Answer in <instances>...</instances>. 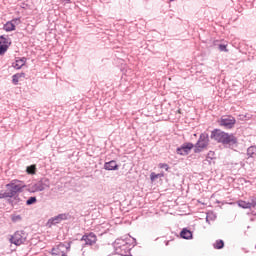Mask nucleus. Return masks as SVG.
<instances>
[{
  "label": "nucleus",
  "instance_id": "b1692460",
  "mask_svg": "<svg viewBox=\"0 0 256 256\" xmlns=\"http://www.w3.org/2000/svg\"><path fill=\"white\" fill-rule=\"evenodd\" d=\"M35 203H37V197H35V196L30 197V198L26 201V205H35Z\"/></svg>",
  "mask_w": 256,
  "mask_h": 256
},
{
  "label": "nucleus",
  "instance_id": "f03ea898",
  "mask_svg": "<svg viewBox=\"0 0 256 256\" xmlns=\"http://www.w3.org/2000/svg\"><path fill=\"white\" fill-rule=\"evenodd\" d=\"M211 139H214L218 143H223V145H235L237 143V138L233 134H228L221 130L212 131Z\"/></svg>",
  "mask_w": 256,
  "mask_h": 256
},
{
  "label": "nucleus",
  "instance_id": "f257e3e1",
  "mask_svg": "<svg viewBox=\"0 0 256 256\" xmlns=\"http://www.w3.org/2000/svg\"><path fill=\"white\" fill-rule=\"evenodd\" d=\"M25 189V183L19 180H13L10 184L6 185V190L0 191V199H9L15 197L17 193H21Z\"/></svg>",
  "mask_w": 256,
  "mask_h": 256
},
{
  "label": "nucleus",
  "instance_id": "7ed1b4c3",
  "mask_svg": "<svg viewBox=\"0 0 256 256\" xmlns=\"http://www.w3.org/2000/svg\"><path fill=\"white\" fill-rule=\"evenodd\" d=\"M49 186H50L49 179L43 178L40 181L32 182L28 186V191L30 193H37L39 191H45V189L49 188Z\"/></svg>",
  "mask_w": 256,
  "mask_h": 256
},
{
  "label": "nucleus",
  "instance_id": "aec40b11",
  "mask_svg": "<svg viewBox=\"0 0 256 256\" xmlns=\"http://www.w3.org/2000/svg\"><path fill=\"white\" fill-rule=\"evenodd\" d=\"M217 219V215L213 212H208L206 215V222L211 223V221H215Z\"/></svg>",
  "mask_w": 256,
  "mask_h": 256
},
{
  "label": "nucleus",
  "instance_id": "2eb2a0df",
  "mask_svg": "<svg viewBox=\"0 0 256 256\" xmlns=\"http://www.w3.org/2000/svg\"><path fill=\"white\" fill-rule=\"evenodd\" d=\"M25 63H27V59L20 58V59H17L15 61V63H13V67H14V69H21V67H23V65H25Z\"/></svg>",
  "mask_w": 256,
  "mask_h": 256
},
{
  "label": "nucleus",
  "instance_id": "423d86ee",
  "mask_svg": "<svg viewBox=\"0 0 256 256\" xmlns=\"http://www.w3.org/2000/svg\"><path fill=\"white\" fill-rule=\"evenodd\" d=\"M17 25H21L20 18H15V19H12L11 21L6 22V24H4L3 26V29L7 33H11V31H15Z\"/></svg>",
  "mask_w": 256,
  "mask_h": 256
},
{
  "label": "nucleus",
  "instance_id": "0eeeda50",
  "mask_svg": "<svg viewBox=\"0 0 256 256\" xmlns=\"http://www.w3.org/2000/svg\"><path fill=\"white\" fill-rule=\"evenodd\" d=\"M10 242L14 245H23L25 243V234L22 232H16L11 238Z\"/></svg>",
  "mask_w": 256,
  "mask_h": 256
},
{
  "label": "nucleus",
  "instance_id": "c85d7f7f",
  "mask_svg": "<svg viewBox=\"0 0 256 256\" xmlns=\"http://www.w3.org/2000/svg\"><path fill=\"white\" fill-rule=\"evenodd\" d=\"M178 113H181V110H178Z\"/></svg>",
  "mask_w": 256,
  "mask_h": 256
},
{
  "label": "nucleus",
  "instance_id": "a211bd4d",
  "mask_svg": "<svg viewBox=\"0 0 256 256\" xmlns=\"http://www.w3.org/2000/svg\"><path fill=\"white\" fill-rule=\"evenodd\" d=\"M247 155H248V157H252L253 159H255V157H256V146H250L247 149Z\"/></svg>",
  "mask_w": 256,
  "mask_h": 256
},
{
  "label": "nucleus",
  "instance_id": "dca6fc26",
  "mask_svg": "<svg viewBox=\"0 0 256 256\" xmlns=\"http://www.w3.org/2000/svg\"><path fill=\"white\" fill-rule=\"evenodd\" d=\"M214 45L218 46L219 51L223 53H229V49H227V43H219V41H216Z\"/></svg>",
  "mask_w": 256,
  "mask_h": 256
},
{
  "label": "nucleus",
  "instance_id": "f3484780",
  "mask_svg": "<svg viewBox=\"0 0 256 256\" xmlns=\"http://www.w3.org/2000/svg\"><path fill=\"white\" fill-rule=\"evenodd\" d=\"M0 45H4L6 48L9 49V45H11V40L9 37L0 36Z\"/></svg>",
  "mask_w": 256,
  "mask_h": 256
},
{
  "label": "nucleus",
  "instance_id": "9d476101",
  "mask_svg": "<svg viewBox=\"0 0 256 256\" xmlns=\"http://www.w3.org/2000/svg\"><path fill=\"white\" fill-rule=\"evenodd\" d=\"M67 219V215L65 214H59L58 216L52 217L48 220L49 227H52V225H57L61 223V221H65Z\"/></svg>",
  "mask_w": 256,
  "mask_h": 256
},
{
  "label": "nucleus",
  "instance_id": "1a4fd4ad",
  "mask_svg": "<svg viewBox=\"0 0 256 256\" xmlns=\"http://www.w3.org/2000/svg\"><path fill=\"white\" fill-rule=\"evenodd\" d=\"M69 251V246L65 244H59L57 247L52 249V255L65 256Z\"/></svg>",
  "mask_w": 256,
  "mask_h": 256
},
{
  "label": "nucleus",
  "instance_id": "a878e982",
  "mask_svg": "<svg viewBox=\"0 0 256 256\" xmlns=\"http://www.w3.org/2000/svg\"><path fill=\"white\" fill-rule=\"evenodd\" d=\"M160 169H165L166 171H169V165L167 164H159Z\"/></svg>",
  "mask_w": 256,
  "mask_h": 256
},
{
  "label": "nucleus",
  "instance_id": "bb28decb",
  "mask_svg": "<svg viewBox=\"0 0 256 256\" xmlns=\"http://www.w3.org/2000/svg\"><path fill=\"white\" fill-rule=\"evenodd\" d=\"M250 201L252 202V207H256V197H252Z\"/></svg>",
  "mask_w": 256,
  "mask_h": 256
},
{
  "label": "nucleus",
  "instance_id": "6e6552de",
  "mask_svg": "<svg viewBox=\"0 0 256 256\" xmlns=\"http://www.w3.org/2000/svg\"><path fill=\"white\" fill-rule=\"evenodd\" d=\"M191 149H193V143H184L181 147L177 148L176 153L183 156L189 155Z\"/></svg>",
  "mask_w": 256,
  "mask_h": 256
},
{
  "label": "nucleus",
  "instance_id": "4be33fe9",
  "mask_svg": "<svg viewBox=\"0 0 256 256\" xmlns=\"http://www.w3.org/2000/svg\"><path fill=\"white\" fill-rule=\"evenodd\" d=\"M161 177H164L163 173L155 174V172H152L150 174L151 181H155L156 179H161Z\"/></svg>",
  "mask_w": 256,
  "mask_h": 256
},
{
  "label": "nucleus",
  "instance_id": "4468645a",
  "mask_svg": "<svg viewBox=\"0 0 256 256\" xmlns=\"http://www.w3.org/2000/svg\"><path fill=\"white\" fill-rule=\"evenodd\" d=\"M180 237H182V239H193V233L187 228H184L180 233Z\"/></svg>",
  "mask_w": 256,
  "mask_h": 256
},
{
  "label": "nucleus",
  "instance_id": "393cba45",
  "mask_svg": "<svg viewBox=\"0 0 256 256\" xmlns=\"http://www.w3.org/2000/svg\"><path fill=\"white\" fill-rule=\"evenodd\" d=\"M7 49L3 44H0V55H3L7 52Z\"/></svg>",
  "mask_w": 256,
  "mask_h": 256
},
{
  "label": "nucleus",
  "instance_id": "cd10ccee",
  "mask_svg": "<svg viewBox=\"0 0 256 256\" xmlns=\"http://www.w3.org/2000/svg\"><path fill=\"white\" fill-rule=\"evenodd\" d=\"M63 3H71V0H61Z\"/></svg>",
  "mask_w": 256,
  "mask_h": 256
},
{
  "label": "nucleus",
  "instance_id": "f8f14e48",
  "mask_svg": "<svg viewBox=\"0 0 256 256\" xmlns=\"http://www.w3.org/2000/svg\"><path fill=\"white\" fill-rule=\"evenodd\" d=\"M104 169L106 171H117V169H119V165H117V162L115 160H112L104 164Z\"/></svg>",
  "mask_w": 256,
  "mask_h": 256
},
{
  "label": "nucleus",
  "instance_id": "20e7f679",
  "mask_svg": "<svg viewBox=\"0 0 256 256\" xmlns=\"http://www.w3.org/2000/svg\"><path fill=\"white\" fill-rule=\"evenodd\" d=\"M209 145V134L202 133L199 137L198 142L196 143L195 153L201 152L202 149H205Z\"/></svg>",
  "mask_w": 256,
  "mask_h": 256
},
{
  "label": "nucleus",
  "instance_id": "5701e85b",
  "mask_svg": "<svg viewBox=\"0 0 256 256\" xmlns=\"http://www.w3.org/2000/svg\"><path fill=\"white\" fill-rule=\"evenodd\" d=\"M223 247H225V243L223 242V240H217L214 243V249H223Z\"/></svg>",
  "mask_w": 256,
  "mask_h": 256
},
{
  "label": "nucleus",
  "instance_id": "c756f323",
  "mask_svg": "<svg viewBox=\"0 0 256 256\" xmlns=\"http://www.w3.org/2000/svg\"><path fill=\"white\" fill-rule=\"evenodd\" d=\"M171 1H175V0H171Z\"/></svg>",
  "mask_w": 256,
  "mask_h": 256
},
{
  "label": "nucleus",
  "instance_id": "ddd939ff",
  "mask_svg": "<svg viewBox=\"0 0 256 256\" xmlns=\"http://www.w3.org/2000/svg\"><path fill=\"white\" fill-rule=\"evenodd\" d=\"M238 206H240L242 209H252L253 207V202H247L245 200H239L238 202Z\"/></svg>",
  "mask_w": 256,
  "mask_h": 256
},
{
  "label": "nucleus",
  "instance_id": "39448f33",
  "mask_svg": "<svg viewBox=\"0 0 256 256\" xmlns=\"http://www.w3.org/2000/svg\"><path fill=\"white\" fill-rule=\"evenodd\" d=\"M236 122L237 121L233 116H223L220 119V125L221 127H225V129H233V127H235Z\"/></svg>",
  "mask_w": 256,
  "mask_h": 256
},
{
  "label": "nucleus",
  "instance_id": "6ab92c4d",
  "mask_svg": "<svg viewBox=\"0 0 256 256\" xmlns=\"http://www.w3.org/2000/svg\"><path fill=\"white\" fill-rule=\"evenodd\" d=\"M22 77H25V73L14 74L12 76V81H13L14 85H17L19 83V79H21Z\"/></svg>",
  "mask_w": 256,
  "mask_h": 256
},
{
  "label": "nucleus",
  "instance_id": "9b49d317",
  "mask_svg": "<svg viewBox=\"0 0 256 256\" xmlns=\"http://www.w3.org/2000/svg\"><path fill=\"white\" fill-rule=\"evenodd\" d=\"M82 241H85L86 245H94L97 243V236L94 233H90L88 235H84L82 237Z\"/></svg>",
  "mask_w": 256,
  "mask_h": 256
},
{
  "label": "nucleus",
  "instance_id": "412c9836",
  "mask_svg": "<svg viewBox=\"0 0 256 256\" xmlns=\"http://www.w3.org/2000/svg\"><path fill=\"white\" fill-rule=\"evenodd\" d=\"M36 171H37V166L35 165H31L26 168V172L28 173V175H35Z\"/></svg>",
  "mask_w": 256,
  "mask_h": 256
}]
</instances>
